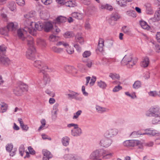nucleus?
Listing matches in <instances>:
<instances>
[{
  "mask_svg": "<svg viewBox=\"0 0 160 160\" xmlns=\"http://www.w3.org/2000/svg\"><path fill=\"white\" fill-rule=\"evenodd\" d=\"M23 33L21 29H18L17 31L16 35L22 40H26L29 48L26 52V57L27 58L33 60L35 58V54L36 52L33 39L30 36H28L26 38Z\"/></svg>",
  "mask_w": 160,
  "mask_h": 160,
  "instance_id": "1",
  "label": "nucleus"
},
{
  "mask_svg": "<svg viewBox=\"0 0 160 160\" xmlns=\"http://www.w3.org/2000/svg\"><path fill=\"white\" fill-rule=\"evenodd\" d=\"M112 153L109 152L108 151L103 149L99 148L93 151L89 156V159L93 160H101L99 158L102 156L103 159H106L111 158Z\"/></svg>",
  "mask_w": 160,
  "mask_h": 160,
  "instance_id": "2",
  "label": "nucleus"
},
{
  "mask_svg": "<svg viewBox=\"0 0 160 160\" xmlns=\"http://www.w3.org/2000/svg\"><path fill=\"white\" fill-rule=\"evenodd\" d=\"M44 22L38 21L36 23L33 22L31 21H29L28 23V26L24 27L23 31L26 32H28L31 34L33 36L36 35L37 31L35 28H32V26L34 25L38 31H41L43 28Z\"/></svg>",
  "mask_w": 160,
  "mask_h": 160,
  "instance_id": "3",
  "label": "nucleus"
},
{
  "mask_svg": "<svg viewBox=\"0 0 160 160\" xmlns=\"http://www.w3.org/2000/svg\"><path fill=\"white\" fill-rule=\"evenodd\" d=\"M137 61V58H133L131 55H127L124 57L121 63L122 65H126L128 68H131L136 63Z\"/></svg>",
  "mask_w": 160,
  "mask_h": 160,
  "instance_id": "4",
  "label": "nucleus"
},
{
  "mask_svg": "<svg viewBox=\"0 0 160 160\" xmlns=\"http://www.w3.org/2000/svg\"><path fill=\"white\" fill-rule=\"evenodd\" d=\"M6 47L4 45L0 46V64L6 66L10 63V59L4 55L6 52Z\"/></svg>",
  "mask_w": 160,
  "mask_h": 160,
  "instance_id": "5",
  "label": "nucleus"
},
{
  "mask_svg": "<svg viewBox=\"0 0 160 160\" xmlns=\"http://www.w3.org/2000/svg\"><path fill=\"white\" fill-rule=\"evenodd\" d=\"M33 64L34 67L40 69V72L42 73H44V71L49 72H54L55 71V70L54 68H49L40 60L35 61Z\"/></svg>",
  "mask_w": 160,
  "mask_h": 160,
  "instance_id": "6",
  "label": "nucleus"
},
{
  "mask_svg": "<svg viewBox=\"0 0 160 160\" xmlns=\"http://www.w3.org/2000/svg\"><path fill=\"white\" fill-rule=\"evenodd\" d=\"M28 86L27 85L21 82L18 83L13 88L14 93L17 96L21 95L23 92L28 91Z\"/></svg>",
  "mask_w": 160,
  "mask_h": 160,
  "instance_id": "7",
  "label": "nucleus"
},
{
  "mask_svg": "<svg viewBox=\"0 0 160 160\" xmlns=\"http://www.w3.org/2000/svg\"><path fill=\"white\" fill-rule=\"evenodd\" d=\"M146 115L149 117L159 116L160 115V108L157 106L151 107L147 112Z\"/></svg>",
  "mask_w": 160,
  "mask_h": 160,
  "instance_id": "8",
  "label": "nucleus"
},
{
  "mask_svg": "<svg viewBox=\"0 0 160 160\" xmlns=\"http://www.w3.org/2000/svg\"><path fill=\"white\" fill-rule=\"evenodd\" d=\"M118 131L117 129L109 128L105 132L104 136L105 138L110 139L116 136L118 134Z\"/></svg>",
  "mask_w": 160,
  "mask_h": 160,
  "instance_id": "9",
  "label": "nucleus"
},
{
  "mask_svg": "<svg viewBox=\"0 0 160 160\" xmlns=\"http://www.w3.org/2000/svg\"><path fill=\"white\" fill-rule=\"evenodd\" d=\"M112 142L111 139L104 137L100 140L99 144L101 147L106 148L109 147Z\"/></svg>",
  "mask_w": 160,
  "mask_h": 160,
  "instance_id": "10",
  "label": "nucleus"
},
{
  "mask_svg": "<svg viewBox=\"0 0 160 160\" xmlns=\"http://www.w3.org/2000/svg\"><path fill=\"white\" fill-rule=\"evenodd\" d=\"M66 95L68 96V98L69 99H74L79 101L82 100V98L79 95V93L72 91H70V93Z\"/></svg>",
  "mask_w": 160,
  "mask_h": 160,
  "instance_id": "11",
  "label": "nucleus"
},
{
  "mask_svg": "<svg viewBox=\"0 0 160 160\" xmlns=\"http://www.w3.org/2000/svg\"><path fill=\"white\" fill-rule=\"evenodd\" d=\"M53 28V25L51 22H44L43 29L46 32H50Z\"/></svg>",
  "mask_w": 160,
  "mask_h": 160,
  "instance_id": "12",
  "label": "nucleus"
},
{
  "mask_svg": "<svg viewBox=\"0 0 160 160\" xmlns=\"http://www.w3.org/2000/svg\"><path fill=\"white\" fill-rule=\"evenodd\" d=\"M82 133V130L81 128L78 127V126L76 128L72 129L71 131V134L73 137L79 136Z\"/></svg>",
  "mask_w": 160,
  "mask_h": 160,
  "instance_id": "13",
  "label": "nucleus"
},
{
  "mask_svg": "<svg viewBox=\"0 0 160 160\" xmlns=\"http://www.w3.org/2000/svg\"><path fill=\"white\" fill-rule=\"evenodd\" d=\"M35 14V12L34 11H31L29 13L25 14L24 16V17L27 19H28V21L27 22V20L24 22L25 26H28V23L29 21H31L29 20V18H33Z\"/></svg>",
  "mask_w": 160,
  "mask_h": 160,
  "instance_id": "14",
  "label": "nucleus"
},
{
  "mask_svg": "<svg viewBox=\"0 0 160 160\" xmlns=\"http://www.w3.org/2000/svg\"><path fill=\"white\" fill-rule=\"evenodd\" d=\"M40 16L42 19L46 20L49 17L50 15L48 11L45 9H43L40 12Z\"/></svg>",
  "mask_w": 160,
  "mask_h": 160,
  "instance_id": "15",
  "label": "nucleus"
},
{
  "mask_svg": "<svg viewBox=\"0 0 160 160\" xmlns=\"http://www.w3.org/2000/svg\"><path fill=\"white\" fill-rule=\"evenodd\" d=\"M17 27L18 25L16 22H10L7 25L6 28L8 31H11L14 32L17 29Z\"/></svg>",
  "mask_w": 160,
  "mask_h": 160,
  "instance_id": "16",
  "label": "nucleus"
},
{
  "mask_svg": "<svg viewBox=\"0 0 160 160\" xmlns=\"http://www.w3.org/2000/svg\"><path fill=\"white\" fill-rule=\"evenodd\" d=\"M42 153L43 155V160H49L52 157V155L50 152L46 149L43 150Z\"/></svg>",
  "mask_w": 160,
  "mask_h": 160,
  "instance_id": "17",
  "label": "nucleus"
},
{
  "mask_svg": "<svg viewBox=\"0 0 160 160\" xmlns=\"http://www.w3.org/2000/svg\"><path fill=\"white\" fill-rule=\"evenodd\" d=\"M99 7L100 10L106 9L110 11H112L113 10L112 6L108 4L101 3L99 4Z\"/></svg>",
  "mask_w": 160,
  "mask_h": 160,
  "instance_id": "18",
  "label": "nucleus"
},
{
  "mask_svg": "<svg viewBox=\"0 0 160 160\" xmlns=\"http://www.w3.org/2000/svg\"><path fill=\"white\" fill-rule=\"evenodd\" d=\"M159 20H160V12L157 10L155 12L154 17L149 19V21L150 22H155Z\"/></svg>",
  "mask_w": 160,
  "mask_h": 160,
  "instance_id": "19",
  "label": "nucleus"
},
{
  "mask_svg": "<svg viewBox=\"0 0 160 160\" xmlns=\"http://www.w3.org/2000/svg\"><path fill=\"white\" fill-rule=\"evenodd\" d=\"M65 70L68 73H75L77 72V70L74 67L72 66H66L64 67Z\"/></svg>",
  "mask_w": 160,
  "mask_h": 160,
  "instance_id": "20",
  "label": "nucleus"
},
{
  "mask_svg": "<svg viewBox=\"0 0 160 160\" xmlns=\"http://www.w3.org/2000/svg\"><path fill=\"white\" fill-rule=\"evenodd\" d=\"M72 16L77 19L81 20L84 18V15L82 13L75 12L72 13Z\"/></svg>",
  "mask_w": 160,
  "mask_h": 160,
  "instance_id": "21",
  "label": "nucleus"
},
{
  "mask_svg": "<svg viewBox=\"0 0 160 160\" xmlns=\"http://www.w3.org/2000/svg\"><path fill=\"white\" fill-rule=\"evenodd\" d=\"M135 140H126L123 143V145L127 147L135 146Z\"/></svg>",
  "mask_w": 160,
  "mask_h": 160,
  "instance_id": "22",
  "label": "nucleus"
},
{
  "mask_svg": "<svg viewBox=\"0 0 160 160\" xmlns=\"http://www.w3.org/2000/svg\"><path fill=\"white\" fill-rule=\"evenodd\" d=\"M149 63V60L148 57H145L143 59L141 63V65L142 67L144 68L147 67Z\"/></svg>",
  "mask_w": 160,
  "mask_h": 160,
  "instance_id": "23",
  "label": "nucleus"
},
{
  "mask_svg": "<svg viewBox=\"0 0 160 160\" xmlns=\"http://www.w3.org/2000/svg\"><path fill=\"white\" fill-rule=\"evenodd\" d=\"M112 83L114 84H117L118 85L116 86L113 89V92H117L120 90L122 89V87L119 85L120 84V82L119 81H114L112 82Z\"/></svg>",
  "mask_w": 160,
  "mask_h": 160,
  "instance_id": "24",
  "label": "nucleus"
},
{
  "mask_svg": "<svg viewBox=\"0 0 160 160\" xmlns=\"http://www.w3.org/2000/svg\"><path fill=\"white\" fill-rule=\"evenodd\" d=\"M96 108L98 112L99 113H102L105 112H108L109 111L108 109L100 107L98 105L96 106Z\"/></svg>",
  "mask_w": 160,
  "mask_h": 160,
  "instance_id": "25",
  "label": "nucleus"
},
{
  "mask_svg": "<svg viewBox=\"0 0 160 160\" xmlns=\"http://www.w3.org/2000/svg\"><path fill=\"white\" fill-rule=\"evenodd\" d=\"M70 138L68 136L63 137L62 139V142L63 146H67L69 143Z\"/></svg>",
  "mask_w": 160,
  "mask_h": 160,
  "instance_id": "26",
  "label": "nucleus"
},
{
  "mask_svg": "<svg viewBox=\"0 0 160 160\" xmlns=\"http://www.w3.org/2000/svg\"><path fill=\"white\" fill-rule=\"evenodd\" d=\"M63 158L65 160H74L75 155L72 154H65Z\"/></svg>",
  "mask_w": 160,
  "mask_h": 160,
  "instance_id": "27",
  "label": "nucleus"
},
{
  "mask_svg": "<svg viewBox=\"0 0 160 160\" xmlns=\"http://www.w3.org/2000/svg\"><path fill=\"white\" fill-rule=\"evenodd\" d=\"M67 19L65 17L62 16H60L58 17L56 20L55 22L56 23H63L66 22Z\"/></svg>",
  "mask_w": 160,
  "mask_h": 160,
  "instance_id": "28",
  "label": "nucleus"
},
{
  "mask_svg": "<svg viewBox=\"0 0 160 160\" xmlns=\"http://www.w3.org/2000/svg\"><path fill=\"white\" fill-rule=\"evenodd\" d=\"M18 122H19L21 128H22L23 130H24L25 131H27L28 129V127L26 125H24L23 123V122L22 121V120L21 118H18Z\"/></svg>",
  "mask_w": 160,
  "mask_h": 160,
  "instance_id": "29",
  "label": "nucleus"
},
{
  "mask_svg": "<svg viewBox=\"0 0 160 160\" xmlns=\"http://www.w3.org/2000/svg\"><path fill=\"white\" fill-rule=\"evenodd\" d=\"M46 71H44L43 80L46 85L47 83H49L50 81V79L49 75L47 74H45V72Z\"/></svg>",
  "mask_w": 160,
  "mask_h": 160,
  "instance_id": "30",
  "label": "nucleus"
},
{
  "mask_svg": "<svg viewBox=\"0 0 160 160\" xmlns=\"http://www.w3.org/2000/svg\"><path fill=\"white\" fill-rule=\"evenodd\" d=\"M76 0H68L67 1L66 6L69 7H73L76 6L75 1Z\"/></svg>",
  "mask_w": 160,
  "mask_h": 160,
  "instance_id": "31",
  "label": "nucleus"
},
{
  "mask_svg": "<svg viewBox=\"0 0 160 160\" xmlns=\"http://www.w3.org/2000/svg\"><path fill=\"white\" fill-rule=\"evenodd\" d=\"M152 120V123L153 124H160V115L159 116H155Z\"/></svg>",
  "mask_w": 160,
  "mask_h": 160,
  "instance_id": "32",
  "label": "nucleus"
},
{
  "mask_svg": "<svg viewBox=\"0 0 160 160\" xmlns=\"http://www.w3.org/2000/svg\"><path fill=\"white\" fill-rule=\"evenodd\" d=\"M8 108V105L6 103L0 104V112L3 113L5 112Z\"/></svg>",
  "mask_w": 160,
  "mask_h": 160,
  "instance_id": "33",
  "label": "nucleus"
},
{
  "mask_svg": "<svg viewBox=\"0 0 160 160\" xmlns=\"http://www.w3.org/2000/svg\"><path fill=\"white\" fill-rule=\"evenodd\" d=\"M52 50L54 52L57 53H60L63 52V49L62 48H57L53 46L52 48Z\"/></svg>",
  "mask_w": 160,
  "mask_h": 160,
  "instance_id": "34",
  "label": "nucleus"
},
{
  "mask_svg": "<svg viewBox=\"0 0 160 160\" xmlns=\"http://www.w3.org/2000/svg\"><path fill=\"white\" fill-rule=\"evenodd\" d=\"M143 142L141 141L135 140V146H137L138 148L142 149L143 148Z\"/></svg>",
  "mask_w": 160,
  "mask_h": 160,
  "instance_id": "35",
  "label": "nucleus"
},
{
  "mask_svg": "<svg viewBox=\"0 0 160 160\" xmlns=\"http://www.w3.org/2000/svg\"><path fill=\"white\" fill-rule=\"evenodd\" d=\"M75 38L76 41L80 44H82L84 43V39L81 36L77 35L75 36Z\"/></svg>",
  "mask_w": 160,
  "mask_h": 160,
  "instance_id": "36",
  "label": "nucleus"
},
{
  "mask_svg": "<svg viewBox=\"0 0 160 160\" xmlns=\"http://www.w3.org/2000/svg\"><path fill=\"white\" fill-rule=\"evenodd\" d=\"M109 76L112 80H115V79L119 80L120 78V77L119 74L116 73H110L109 74Z\"/></svg>",
  "mask_w": 160,
  "mask_h": 160,
  "instance_id": "37",
  "label": "nucleus"
},
{
  "mask_svg": "<svg viewBox=\"0 0 160 160\" xmlns=\"http://www.w3.org/2000/svg\"><path fill=\"white\" fill-rule=\"evenodd\" d=\"M37 44L40 46L43 47H45L46 46V42L45 41L42 39H38L37 41Z\"/></svg>",
  "mask_w": 160,
  "mask_h": 160,
  "instance_id": "38",
  "label": "nucleus"
},
{
  "mask_svg": "<svg viewBox=\"0 0 160 160\" xmlns=\"http://www.w3.org/2000/svg\"><path fill=\"white\" fill-rule=\"evenodd\" d=\"M126 14L129 16L132 17L133 18H135L136 17V11L134 10H130L126 12Z\"/></svg>",
  "mask_w": 160,
  "mask_h": 160,
  "instance_id": "39",
  "label": "nucleus"
},
{
  "mask_svg": "<svg viewBox=\"0 0 160 160\" xmlns=\"http://www.w3.org/2000/svg\"><path fill=\"white\" fill-rule=\"evenodd\" d=\"M120 17L118 13L115 12L112 13L111 15V19L112 20L116 21L119 19Z\"/></svg>",
  "mask_w": 160,
  "mask_h": 160,
  "instance_id": "40",
  "label": "nucleus"
},
{
  "mask_svg": "<svg viewBox=\"0 0 160 160\" xmlns=\"http://www.w3.org/2000/svg\"><path fill=\"white\" fill-rule=\"evenodd\" d=\"M127 2V0H117V3L121 7L126 6Z\"/></svg>",
  "mask_w": 160,
  "mask_h": 160,
  "instance_id": "41",
  "label": "nucleus"
},
{
  "mask_svg": "<svg viewBox=\"0 0 160 160\" xmlns=\"http://www.w3.org/2000/svg\"><path fill=\"white\" fill-rule=\"evenodd\" d=\"M140 24L142 28L144 29H148L149 27L147 23L144 21H141Z\"/></svg>",
  "mask_w": 160,
  "mask_h": 160,
  "instance_id": "42",
  "label": "nucleus"
},
{
  "mask_svg": "<svg viewBox=\"0 0 160 160\" xmlns=\"http://www.w3.org/2000/svg\"><path fill=\"white\" fill-rule=\"evenodd\" d=\"M141 86V82L139 81H137L135 82L133 85V88L137 89L140 88Z\"/></svg>",
  "mask_w": 160,
  "mask_h": 160,
  "instance_id": "43",
  "label": "nucleus"
},
{
  "mask_svg": "<svg viewBox=\"0 0 160 160\" xmlns=\"http://www.w3.org/2000/svg\"><path fill=\"white\" fill-rule=\"evenodd\" d=\"M142 135V132L140 131H134L130 134V136L132 138H134L138 137L139 135Z\"/></svg>",
  "mask_w": 160,
  "mask_h": 160,
  "instance_id": "44",
  "label": "nucleus"
},
{
  "mask_svg": "<svg viewBox=\"0 0 160 160\" xmlns=\"http://www.w3.org/2000/svg\"><path fill=\"white\" fill-rule=\"evenodd\" d=\"M56 45L57 46L62 45L66 49L69 46L68 42L64 41L59 42L57 43Z\"/></svg>",
  "mask_w": 160,
  "mask_h": 160,
  "instance_id": "45",
  "label": "nucleus"
},
{
  "mask_svg": "<svg viewBox=\"0 0 160 160\" xmlns=\"http://www.w3.org/2000/svg\"><path fill=\"white\" fill-rule=\"evenodd\" d=\"M74 34L73 32L69 31H67L66 32L64 35V36L66 38H69L73 37Z\"/></svg>",
  "mask_w": 160,
  "mask_h": 160,
  "instance_id": "46",
  "label": "nucleus"
},
{
  "mask_svg": "<svg viewBox=\"0 0 160 160\" xmlns=\"http://www.w3.org/2000/svg\"><path fill=\"white\" fill-rule=\"evenodd\" d=\"M98 85L99 87L102 89L105 88L107 86L106 83L102 81L98 82Z\"/></svg>",
  "mask_w": 160,
  "mask_h": 160,
  "instance_id": "47",
  "label": "nucleus"
},
{
  "mask_svg": "<svg viewBox=\"0 0 160 160\" xmlns=\"http://www.w3.org/2000/svg\"><path fill=\"white\" fill-rule=\"evenodd\" d=\"M149 95L151 97H156L158 96V93L156 91H151L148 92Z\"/></svg>",
  "mask_w": 160,
  "mask_h": 160,
  "instance_id": "48",
  "label": "nucleus"
},
{
  "mask_svg": "<svg viewBox=\"0 0 160 160\" xmlns=\"http://www.w3.org/2000/svg\"><path fill=\"white\" fill-rule=\"evenodd\" d=\"M82 111L81 110L78 111L76 113L74 114V115L73 117V119H75L77 118L79 116L81 115Z\"/></svg>",
  "mask_w": 160,
  "mask_h": 160,
  "instance_id": "49",
  "label": "nucleus"
},
{
  "mask_svg": "<svg viewBox=\"0 0 160 160\" xmlns=\"http://www.w3.org/2000/svg\"><path fill=\"white\" fill-rule=\"evenodd\" d=\"M8 32L6 28L0 29V33L2 35H6Z\"/></svg>",
  "mask_w": 160,
  "mask_h": 160,
  "instance_id": "50",
  "label": "nucleus"
},
{
  "mask_svg": "<svg viewBox=\"0 0 160 160\" xmlns=\"http://www.w3.org/2000/svg\"><path fill=\"white\" fill-rule=\"evenodd\" d=\"M66 51L70 54H72L74 52L73 48L69 46L66 49Z\"/></svg>",
  "mask_w": 160,
  "mask_h": 160,
  "instance_id": "51",
  "label": "nucleus"
},
{
  "mask_svg": "<svg viewBox=\"0 0 160 160\" xmlns=\"http://www.w3.org/2000/svg\"><path fill=\"white\" fill-rule=\"evenodd\" d=\"M108 58L105 57L103 58L102 60V64L108 66Z\"/></svg>",
  "mask_w": 160,
  "mask_h": 160,
  "instance_id": "52",
  "label": "nucleus"
},
{
  "mask_svg": "<svg viewBox=\"0 0 160 160\" xmlns=\"http://www.w3.org/2000/svg\"><path fill=\"white\" fill-rule=\"evenodd\" d=\"M16 3L20 6H23L25 4L24 0H16Z\"/></svg>",
  "mask_w": 160,
  "mask_h": 160,
  "instance_id": "53",
  "label": "nucleus"
},
{
  "mask_svg": "<svg viewBox=\"0 0 160 160\" xmlns=\"http://www.w3.org/2000/svg\"><path fill=\"white\" fill-rule=\"evenodd\" d=\"M57 112L56 111H53L52 112V120H55L57 118Z\"/></svg>",
  "mask_w": 160,
  "mask_h": 160,
  "instance_id": "54",
  "label": "nucleus"
},
{
  "mask_svg": "<svg viewBox=\"0 0 160 160\" xmlns=\"http://www.w3.org/2000/svg\"><path fill=\"white\" fill-rule=\"evenodd\" d=\"M81 3L85 5H89L91 3V0H80Z\"/></svg>",
  "mask_w": 160,
  "mask_h": 160,
  "instance_id": "55",
  "label": "nucleus"
},
{
  "mask_svg": "<svg viewBox=\"0 0 160 160\" xmlns=\"http://www.w3.org/2000/svg\"><path fill=\"white\" fill-rule=\"evenodd\" d=\"M13 147V145L11 144H8L6 147V150L8 152H10L12 150Z\"/></svg>",
  "mask_w": 160,
  "mask_h": 160,
  "instance_id": "56",
  "label": "nucleus"
},
{
  "mask_svg": "<svg viewBox=\"0 0 160 160\" xmlns=\"http://www.w3.org/2000/svg\"><path fill=\"white\" fill-rule=\"evenodd\" d=\"M91 54V52L89 51H86L83 53L82 56L84 58H87L89 57Z\"/></svg>",
  "mask_w": 160,
  "mask_h": 160,
  "instance_id": "57",
  "label": "nucleus"
},
{
  "mask_svg": "<svg viewBox=\"0 0 160 160\" xmlns=\"http://www.w3.org/2000/svg\"><path fill=\"white\" fill-rule=\"evenodd\" d=\"M19 152L22 156H23L24 152V147L22 146H21L19 148Z\"/></svg>",
  "mask_w": 160,
  "mask_h": 160,
  "instance_id": "58",
  "label": "nucleus"
},
{
  "mask_svg": "<svg viewBox=\"0 0 160 160\" xmlns=\"http://www.w3.org/2000/svg\"><path fill=\"white\" fill-rule=\"evenodd\" d=\"M44 4L46 5H49L52 2V0H41Z\"/></svg>",
  "mask_w": 160,
  "mask_h": 160,
  "instance_id": "59",
  "label": "nucleus"
},
{
  "mask_svg": "<svg viewBox=\"0 0 160 160\" xmlns=\"http://www.w3.org/2000/svg\"><path fill=\"white\" fill-rule=\"evenodd\" d=\"M57 38L56 36L52 34L50 36L49 39L51 41L54 42L56 40Z\"/></svg>",
  "mask_w": 160,
  "mask_h": 160,
  "instance_id": "60",
  "label": "nucleus"
},
{
  "mask_svg": "<svg viewBox=\"0 0 160 160\" xmlns=\"http://www.w3.org/2000/svg\"><path fill=\"white\" fill-rule=\"evenodd\" d=\"M1 16L3 19V20H4L6 22L7 21L8 18L6 14L3 13L2 12H1Z\"/></svg>",
  "mask_w": 160,
  "mask_h": 160,
  "instance_id": "61",
  "label": "nucleus"
},
{
  "mask_svg": "<svg viewBox=\"0 0 160 160\" xmlns=\"http://www.w3.org/2000/svg\"><path fill=\"white\" fill-rule=\"evenodd\" d=\"M11 7H9L10 9L12 11H14L16 9V5L15 4L12 3L11 4Z\"/></svg>",
  "mask_w": 160,
  "mask_h": 160,
  "instance_id": "62",
  "label": "nucleus"
},
{
  "mask_svg": "<svg viewBox=\"0 0 160 160\" xmlns=\"http://www.w3.org/2000/svg\"><path fill=\"white\" fill-rule=\"evenodd\" d=\"M53 32L55 34H58L60 31V29L56 27L53 28Z\"/></svg>",
  "mask_w": 160,
  "mask_h": 160,
  "instance_id": "63",
  "label": "nucleus"
},
{
  "mask_svg": "<svg viewBox=\"0 0 160 160\" xmlns=\"http://www.w3.org/2000/svg\"><path fill=\"white\" fill-rule=\"evenodd\" d=\"M57 2L61 5H65L66 6V3L67 2L65 0H56Z\"/></svg>",
  "mask_w": 160,
  "mask_h": 160,
  "instance_id": "64",
  "label": "nucleus"
}]
</instances>
